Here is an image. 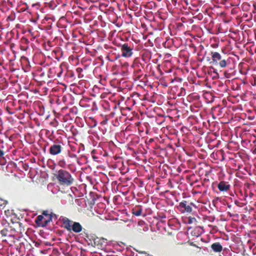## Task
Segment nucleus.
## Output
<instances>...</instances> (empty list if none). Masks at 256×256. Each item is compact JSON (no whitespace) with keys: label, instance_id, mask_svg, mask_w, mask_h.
Masks as SVG:
<instances>
[{"label":"nucleus","instance_id":"obj_29","mask_svg":"<svg viewBox=\"0 0 256 256\" xmlns=\"http://www.w3.org/2000/svg\"><path fill=\"white\" fill-rule=\"evenodd\" d=\"M80 1H76V5H78V7L82 9V10H86V8H88V6H80Z\"/></svg>","mask_w":256,"mask_h":256},{"label":"nucleus","instance_id":"obj_23","mask_svg":"<svg viewBox=\"0 0 256 256\" xmlns=\"http://www.w3.org/2000/svg\"><path fill=\"white\" fill-rule=\"evenodd\" d=\"M58 165H59L60 168H66V166H68V164L67 163L66 160L62 159L58 161Z\"/></svg>","mask_w":256,"mask_h":256},{"label":"nucleus","instance_id":"obj_33","mask_svg":"<svg viewBox=\"0 0 256 256\" xmlns=\"http://www.w3.org/2000/svg\"><path fill=\"white\" fill-rule=\"evenodd\" d=\"M195 18H198L199 20H201L202 19V14H199L196 16Z\"/></svg>","mask_w":256,"mask_h":256},{"label":"nucleus","instance_id":"obj_1","mask_svg":"<svg viewBox=\"0 0 256 256\" xmlns=\"http://www.w3.org/2000/svg\"><path fill=\"white\" fill-rule=\"evenodd\" d=\"M212 62L214 66L219 67L220 68H224L230 66V58L224 54L215 52H211Z\"/></svg>","mask_w":256,"mask_h":256},{"label":"nucleus","instance_id":"obj_40","mask_svg":"<svg viewBox=\"0 0 256 256\" xmlns=\"http://www.w3.org/2000/svg\"><path fill=\"white\" fill-rule=\"evenodd\" d=\"M230 70H232V68L231 67L230 68Z\"/></svg>","mask_w":256,"mask_h":256},{"label":"nucleus","instance_id":"obj_8","mask_svg":"<svg viewBox=\"0 0 256 256\" xmlns=\"http://www.w3.org/2000/svg\"><path fill=\"white\" fill-rule=\"evenodd\" d=\"M133 49L128 45V44H124L120 45V50H122V56L124 58H130L133 54L132 52Z\"/></svg>","mask_w":256,"mask_h":256},{"label":"nucleus","instance_id":"obj_21","mask_svg":"<svg viewBox=\"0 0 256 256\" xmlns=\"http://www.w3.org/2000/svg\"><path fill=\"white\" fill-rule=\"evenodd\" d=\"M44 6L46 7H48L50 10H54L57 6V4H56L54 1H50L48 2H44Z\"/></svg>","mask_w":256,"mask_h":256},{"label":"nucleus","instance_id":"obj_2","mask_svg":"<svg viewBox=\"0 0 256 256\" xmlns=\"http://www.w3.org/2000/svg\"><path fill=\"white\" fill-rule=\"evenodd\" d=\"M55 178L62 186H70L74 181L72 175L68 171L64 170H58L55 174Z\"/></svg>","mask_w":256,"mask_h":256},{"label":"nucleus","instance_id":"obj_32","mask_svg":"<svg viewBox=\"0 0 256 256\" xmlns=\"http://www.w3.org/2000/svg\"><path fill=\"white\" fill-rule=\"evenodd\" d=\"M216 154V156H217L218 155H220L221 156H222V159L223 160L222 152L221 151H218L216 152V154Z\"/></svg>","mask_w":256,"mask_h":256},{"label":"nucleus","instance_id":"obj_37","mask_svg":"<svg viewBox=\"0 0 256 256\" xmlns=\"http://www.w3.org/2000/svg\"><path fill=\"white\" fill-rule=\"evenodd\" d=\"M18 226H22V224L20 222H18Z\"/></svg>","mask_w":256,"mask_h":256},{"label":"nucleus","instance_id":"obj_36","mask_svg":"<svg viewBox=\"0 0 256 256\" xmlns=\"http://www.w3.org/2000/svg\"><path fill=\"white\" fill-rule=\"evenodd\" d=\"M254 78H255V81H254V84H252V85L256 86V77Z\"/></svg>","mask_w":256,"mask_h":256},{"label":"nucleus","instance_id":"obj_10","mask_svg":"<svg viewBox=\"0 0 256 256\" xmlns=\"http://www.w3.org/2000/svg\"><path fill=\"white\" fill-rule=\"evenodd\" d=\"M256 8V3L254 2V1H250V2H244L242 4V10L245 12L252 10V12H254Z\"/></svg>","mask_w":256,"mask_h":256},{"label":"nucleus","instance_id":"obj_11","mask_svg":"<svg viewBox=\"0 0 256 256\" xmlns=\"http://www.w3.org/2000/svg\"><path fill=\"white\" fill-rule=\"evenodd\" d=\"M122 2V1H120ZM126 8L128 7L130 10L135 12L137 11L140 8V4H138L136 1H123Z\"/></svg>","mask_w":256,"mask_h":256},{"label":"nucleus","instance_id":"obj_5","mask_svg":"<svg viewBox=\"0 0 256 256\" xmlns=\"http://www.w3.org/2000/svg\"><path fill=\"white\" fill-rule=\"evenodd\" d=\"M46 74L47 77L49 78L56 79L57 78L60 77L61 74H62V69L60 66L50 68Z\"/></svg>","mask_w":256,"mask_h":256},{"label":"nucleus","instance_id":"obj_19","mask_svg":"<svg viewBox=\"0 0 256 256\" xmlns=\"http://www.w3.org/2000/svg\"><path fill=\"white\" fill-rule=\"evenodd\" d=\"M46 218V220H44V224H48L52 220V214L48 213V212L47 210L43 212H42V214Z\"/></svg>","mask_w":256,"mask_h":256},{"label":"nucleus","instance_id":"obj_28","mask_svg":"<svg viewBox=\"0 0 256 256\" xmlns=\"http://www.w3.org/2000/svg\"><path fill=\"white\" fill-rule=\"evenodd\" d=\"M8 232V230H7V229L4 228L2 229V230H1V232H0V233H1L2 236L3 237H6L7 236Z\"/></svg>","mask_w":256,"mask_h":256},{"label":"nucleus","instance_id":"obj_25","mask_svg":"<svg viewBox=\"0 0 256 256\" xmlns=\"http://www.w3.org/2000/svg\"><path fill=\"white\" fill-rule=\"evenodd\" d=\"M8 202L6 200H4L3 198H0V207H4L5 206Z\"/></svg>","mask_w":256,"mask_h":256},{"label":"nucleus","instance_id":"obj_35","mask_svg":"<svg viewBox=\"0 0 256 256\" xmlns=\"http://www.w3.org/2000/svg\"><path fill=\"white\" fill-rule=\"evenodd\" d=\"M192 219L194 220V218H189V223H190V224L192 222V220H191Z\"/></svg>","mask_w":256,"mask_h":256},{"label":"nucleus","instance_id":"obj_3","mask_svg":"<svg viewBox=\"0 0 256 256\" xmlns=\"http://www.w3.org/2000/svg\"><path fill=\"white\" fill-rule=\"evenodd\" d=\"M202 1H182V5L184 10L198 12L202 8Z\"/></svg>","mask_w":256,"mask_h":256},{"label":"nucleus","instance_id":"obj_39","mask_svg":"<svg viewBox=\"0 0 256 256\" xmlns=\"http://www.w3.org/2000/svg\"><path fill=\"white\" fill-rule=\"evenodd\" d=\"M91 2H98V1H90Z\"/></svg>","mask_w":256,"mask_h":256},{"label":"nucleus","instance_id":"obj_6","mask_svg":"<svg viewBox=\"0 0 256 256\" xmlns=\"http://www.w3.org/2000/svg\"><path fill=\"white\" fill-rule=\"evenodd\" d=\"M132 68L133 69H134V71H133V77H134V79L139 80L142 76V65L136 60H135L134 62H133Z\"/></svg>","mask_w":256,"mask_h":256},{"label":"nucleus","instance_id":"obj_20","mask_svg":"<svg viewBox=\"0 0 256 256\" xmlns=\"http://www.w3.org/2000/svg\"><path fill=\"white\" fill-rule=\"evenodd\" d=\"M142 206H136L135 208L132 210V214L136 216H138L142 215Z\"/></svg>","mask_w":256,"mask_h":256},{"label":"nucleus","instance_id":"obj_7","mask_svg":"<svg viewBox=\"0 0 256 256\" xmlns=\"http://www.w3.org/2000/svg\"><path fill=\"white\" fill-rule=\"evenodd\" d=\"M62 142H58L55 143L50 146L49 148V153L52 154V156H56L58 154H60L62 152Z\"/></svg>","mask_w":256,"mask_h":256},{"label":"nucleus","instance_id":"obj_12","mask_svg":"<svg viewBox=\"0 0 256 256\" xmlns=\"http://www.w3.org/2000/svg\"><path fill=\"white\" fill-rule=\"evenodd\" d=\"M66 230L68 232L72 231L75 233H79L82 230V226L79 222H74V224H72V226L70 227V228H66Z\"/></svg>","mask_w":256,"mask_h":256},{"label":"nucleus","instance_id":"obj_17","mask_svg":"<svg viewBox=\"0 0 256 256\" xmlns=\"http://www.w3.org/2000/svg\"><path fill=\"white\" fill-rule=\"evenodd\" d=\"M28 10V5L26 3L22 2V1H20V4L18 5L17 7L18 12H23Z\"/></svg>","mask_w":256,"mask_h":256},{"label":"nucleus","instance_id":"obj_9","mask_svg":"<svg viewBox=\"0 0 256 256\" xmlns=\"http://www.w3.org/2000/svg\"><path fill=\"white\" fill-rule=\"evenodd\" d=\"M92 246L96 247L98 248H102L104 246H106V240L105 238H98V237H92Z\"/></svg>","mask_w":256,"mask_h":256},{"label":"nucleus","instance_id":"obj_24","mask_svg":"<svg viewBox=\"0 0 256 256\" xmlns=\"http://www.w3.org/2000/svg\"><path fill=\"white\" fill-rule=\"evenodd\" d=\"M5 212V215H6V218H10L13 215V210H5V212Z\"/></svg>","mask_w":256,"mask_h":256},{"label":"nucleus","instance_id":"obj_16","mask_svg":"<svg viewBox=\"0 0 256 256\" xmlns=\"http://www.w3.org/2000/svg\"><path fill=\"white\" fill-rule=\"evenodd\" d=\"M62 227L65 229H68L72 226V224L74 222L64 217L63 218L62 220Z\"/></svg>","mask_w":256,"mask_h":256},{"label":"nucleus","instance_id":"obj_18","mask_svg":"<svg viewBox=\"0 0 256 256\" xmlns=\"http://www.w3.org/2000/svg\"><path fill=\"white\" fill-rule=\"evenodd\" d=\"M211 248L214 252H220L222 250V246L219 242H214L211 245Z\"/></svg>","mask_w":256,"mask_h":256},{"label":"nucleus","instance_id":"obj_30","mask_svg":"<svg viewBox=\"0 0 256 256\" xmlns=\"http://www.w3.org/2000/svg\"><path fill=\"white\" fill-rule=\"evenodd\" d=\"M224 76L226 78H230V74H229L228 72L225 71L224 72Z\"/></svg>","mask_w":256,"mask_h":256},{"label":"nucleus","instance_id":"obj_14","mask_svg":"<svg viewBox=\"0 0 256 256\" xmlns=\"http://www.w3.org/2000/svg\"><path fill=\"white\" fill-rule=\"evenodd\" d=\"M46 218L44 217L42 215H39L36 218V224L38 226H41L42 228H44L47 226L48 224H44V220Z\"/></svg>","mask_w":256,"mask_h":256},{"label":"nucleus","instance_id":"obj_4","mask_svg":"<svg viewBox=\"0 0 256 256\" xmlns=\"http://www.w3.org/2000/svg\"><path fill=\"white\" fill-rule=\"evenodd\" d=\"M192 206H194L192 202L188 203L187 201L183 200L180 202L179 205L176 206V208L180 214H188L192 212Z\"/></svg>","mask_w":256,"mask_h":256},{"label":"nucleus","instance_id":"obj_15","mask_svg":"<svg viewBox=\"0 0 256 256\" xmlns=\"http://www.w3.org/2000/svg\"><path fill=\"white\" fill-rule=\"evenodd\" d=\"M178 2V1H168V2L166 3L168 9L172 10L174 8H178V6L181 4L180 2H182V1H179L178 2Z\"/></svg>","mask_w":256,"mask_h":256},{"label":"nucleus","instance_id":"obj_13","mask_svg":"<svg viewBox=\"0 0 256 256\" xmlns=\"http://www.w3.org/2000/svg\"><path fill=\"white\" fill-rule=\"evenodd\" d=\"M218 189L222 192H226L230 189V185L228 182L222 181L218 184Z\"/></svg>","mask_w":256,"mask_h":256},{"label":"nucleus","instance_id":"obj_31","mask_svg":"<svg viewBox=\"0 0 256 256\" xmlns=\"http://www.w3.org/2000/svg\"><path fill=\"white\" fill-rule=\"evenodd\" d=\"M152 4H154V7H156V5L155 4V2H154V1H150L148 2V5H150L152 6Z\"/></svg>","mask_w":256,"mask_h":256},{"label":"nucleus","instance_id":"obj_26","mask_svg":"<svg viewBox=\"0 0 256 256\" xmlns=\"http://www.w3.org/2000/svg\"><path fill=\"white\" fill-rule=\"evenodd\" d=\"M38 72V76L43 79H46L47 77V74L44 73V72L40 71Z\"/></svg>","mask_w":256,"mask_h":256},{"label":"nucleus","instance_id":"obj_27","mask_svg":"<svg viewBox=\"0 0 256 256\" xmlns=\"http://www.w3.org/2000/svg\"><path fill=\"white\" fill-rule=\"evenodd\" d=\"M39 6H40V5H39L38 2L31 4V8L32 10H38Z\"/></svg>","mask_w":256,"mask_h":256},{"label":"nucleus","instance_id":"obj_22","mask_svg":"<svg viewBox=\"0 0 256 256\" xmlns=\"http://www.w3.org/2000/svg\"><path fill=\"white\" fill-rule=\"evenodd\" d=\"M98 8L100 10L101 12H106L108 10V4L106 3H100L98 4Z\"/></svg>","mask_w":256,"mask_h":256},{"label":"nucleus","instance_id":"obj_34","mask_svg":"<svg viewBox=\"0 0 256 256\" xmlns=\"http://www.w3.org/2000/svg\"><path fill=\"white\" fill-rule=\"evenodd\" d=\"M4 156V152L3 150H0V158L3 157Z\"/></svg>","mask_w":256,"mask_h":256},{"label":"nucleus","instance_id":"obj_38","mask_svg":"<svg viewBox=\"0 0 256 256\" xmlns=\"http://www.w3.org/2000/svg\"><path fill=\"white\" fill-rule=\"evenodd\" d=\"M192 245L193 246H196V244H194L193 243H192Z\"/></svg>","mask_w":256,"mask_h":256}]
</instances>
